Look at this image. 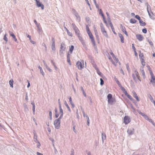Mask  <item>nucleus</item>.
Listing matches in <instances>:
<instances>
[{
	"label": "nucleus",
	"instance_id": "obj_1",
	"mask_svg": "<svg viewBox=\"0 0 155 155\" xmlns=\"http://www.w3.org/2000/svg\"><path fill=\"white\" fill-rule=\"evenodd\" d=\"M86 31L88 35L90 38L91 39V41L94 46H95L96 45L95 41L94 40V36L92 34V33L91 32L90 30V29L87 25L86 26Z\"/></svg>",
	"mask_w": 155,
	"mask_h": 155
},
{
	"label": "nucleus",
	"instance_id": "obj_2",
	"mask_svg": "<svg viewBox=\"0 0 155 155\" xmlns=\"http://www.w3.org/2000/svg\"><path fill=\"white\" fill-rule=\"evenodd\" d=\"M107 98L108 99V103L112 105L116 102L115 98L113 97L112 95L111 94H108Z\"/></svg>",
	"mask_w": 155,
	"mask_h": 155
},
{
	"label": "nucleus",
	"instance_id": "obj_3",
	"mask_svg": "<svg viewBox=\"0 0 155 155\" xmlns=\"http://www.w3.org/2000/svg\"><path fill=\"white\" fill-rule=\"evenodd\" d=\"M76 65L78 68L79 70H81L84 67V61L83 60H81L77 61Z\"/></svg>",
	"mask_w": 155,
	"mask_h": 155
},
{
	"label": "nucleus",
	"instance_id": "obj_4",
	"mask_svg": "<svg viewBox=\"0 0 155 155\" xmlns=\"http://www.w3.org/2000/svg\"><path fill=\"white\" fill-rule=\"evenodd\" d=\"M63 115V113H60V115L59 117L54 122V124L55 126V127L58 129L60 127V120L62 118Z\"/></svg>",
	"mask_w": 155,
	"mask_h": 155
},
{
	"label": "nucleus",
	"instance_id": "obj_5",
	"mask_svg": "<svg viewBox=\"0 0 155 155\" xmlns=\"http://www.w3.org/2000/svg\"><path fill=\"white\" fill-rule=\"evenodd\" d=\"M132 77L134 80H136L137 78L139 81H141V79H140L139 73L136 70L135 71L134 73L132 74Z\"/></svg>",
	"mask_w": 155,
	"mask_h": 155
},
{
	"label": "nucleus",
	"instance_id": "obj_6",
	"mask_svg": "<svg viewBox=\"0 0 155 155\" xmlns=\"http://www.w3.org/2000/svg\"><path fill=\"white\" fill-rule=\"evenodd\" d=\"M71 25L74 30L76 35L77 36L80 35V31L75 24L72 23Z\"/></svg>",
	"mask_w": 155,
	"mask_h": 155
},
{
	"label": "nucleus",
	"instance_id": "obj_7",
	"mask_svg": "<svg viewBox=\"0 0 155 155\" xmlns=\"http://www.w3.org/2000/svg\"><path fill=\"white\" fill-rule=\"evenodd\" d=\"M107 18H108V22H107L108 24H109V25H110V27L111 28V29L112 31L113 32V33L116 35H117L116 33L115 32V30L114 29V28L113 26V25L111 22L110 19L109 18V17H108Z\"/></svg>",
	"mask_w": 155,
	"mask_h": 155
},
{
	"label": "nucleus",
	"instance_id": "obj_8",
	"mask_svg": "<svg viewBox=\"0 0 155 155\" xmlns=\"http://www.w3.org/2000/svg\"><path fill=\"white\" fill-rule=\"evenodd\" d=\"M66 49L65 45L64 43L62 42L61 43L60 50V54L63 53V51H64Z\"/></svg>",
	"mask_w": 155,
	"mask_h": 155
},
{
	"label": "nucleus",
	"instance_id": "obj_9",
	"mask_svg": "<svg viewBox=\"0 0 155 155\" xmlns=\"http://www.w3.org/2000/svg\"><path fill=\"white\" fill-rule=\"evenodd\" d=\"M99 14L100 15H101V16H102V17L103 18V20L105 24L107 26H108L107 22L106 20L104 15V14L102 12V11L101 9H100L99 10Z\"/></svg>",
	"mask_w": 155,
	"mask_h": 155
},
{
	"label": "nucleus",
	"instance_id": "obj_10",
	"mask_svg": "<svg viewBox=\"0 0 155 155\" xmlns=\"http://www.w3.org/2000/svg\"><path fill=\"white\" fill-rule=\"evenodd\" d=\"M124 121L125 124H127L130 122V119L128 116H125L124 118Z\"/></svg>",
	"mask_w": 155,
	"mask_h": 155
},
{
	"label": "nucleus",
	"instance_id": "obj_11",
	"mask_svg": "<svg viewBox=\"0 0 155 155\" xmlns=\"http://www.w3.org/2000/svg\"><path fill=\"white\" fill-rule=\"evenodd\" d=\"M120 28L121 29L123 32L127 36H128V35L125 27L123 26L122 24H121L120 25Z\"/></svg>",
	"mask_w": 155,
	"mask_h": 155
},
{
	"label": "nucleus",
	"instance_id": "obj_12",
	"mask_svg": "<svg viewBox=\"0 0 155 155\" xmlns=\"http://www.w3.org/2000/svg\"><path fill=\"white\" fill-rule=\"evenodd\" d=\"M123 92L124 94L125 95L127 96V97L131 101H132L133 100V98L127 92V91L124 89L123 90Z\"/></svg>",
	"mask_w": 155,
	"mask_h": 155
},
{
	"label": "nucleus",
	"instance_id": "obj_13",
	"mask_svg": "<svg viewBox=\"0 0 155 155\" xmlns=\"http://www.w3.org/2000/svg\"><path fill=\"white\" fill-rule=\"evenodd\" d=\"M113 58L114 60V61H113V60L112 61V63L115 66H116L118 62H119V63L120 64V63L119 62L118 59L117 58H116V57Z\"/></svg>",
	"mask_w": 155,
	"mask_h": 155
},
{
	"label": "nucleus",
	"instance_id": "obj_14",
	"mask_svg": "<svg viewBox=\"0 0 155 155\" xmlns=\"http://www.w3.org/2000/svg\"><path fill=\"white\" fill-rule=\"evenodd\" d=\"M151 77V79L150 82L152 83V84H155V77L153 73L150 74Z\"/></svg>",
	"mask_w": 155,
	"mask_h": 155
},
{
	"label": "nucleus",
	"instance_id": "obj_15",
	"mask_svg": "<svg viewBox=\"0 0 155 155\" xmlns=\"http://www.w3.org/2000/svg\"><path fill=\"white\" fill-rule=\"evenodd\" d=\"M137 39L140 41H142L143 39V36L140 34H137L136 35Z\"/></svg>",
	"mask_w": 155,
	"mask_h": 155
},
{
	"label": "nucleus",
	"instance_id": "obj_16",
	"mask_svg": "<svg viewBox=\"0 0 155 155\" xmlns=\"http://www.w3.org/2000/svg\"><path fill=\"white\" fill-rule=\"evenodd\" d=\"M35 1L36 2V4L37 6L38 7H41V8L42 9H43L44 8V5L41 4V3L39 2V1H38L37 0H35Z\"/></svg>",
	"mask_w": 155,
	"mask_h": 155
},
{
	"label": "nucleus",
	"instance_id": "obj_17",
	"mask_svg": "<svg viewBox=\"0 0 155 155\" xmlns=\"http://www.w3.org/2000/svg\"><path fill=\"white\" fill-rule=\"evenodd\" d=\"M140 114H141L146 120H148L149 121H151V119L147 115L141 112L140 113Z\"/></svg>",
	"mask_w": 155,
	"mask_h": 155
},
{
	"label": "nucleus",
	"instance_id": "obj_18",
	"mask_svg": "<svg viewBox=\"0 0 155 155\" xmlns=\"http://www.w3.org/2000/svg\"><path fill=\"white\" fill-rule=\"evenodd\" d=\"M100 27L101 31L102 33L106 32V31L105 30L104 26L103 24L102 23H101L100 24Z\"/></svg>",
	"mask_w": 155,
	"mask_h": 155
},
{
	"label": "nucleus",
	"instance_id": "obj_19",
	"mask_svg": "<svg viewBox=\"0 0 155 155\" xmlns=\"http://www.w3.org/2000/svg\"><path fill=\"white\" fill-rule=\"evenodd\" d=\"M118 35L120 38L121 42L122 43H124V38L123 36V35L122 34H121L120 33H119L118 34Z\"/></svg>",
	"mask_w": 155,
	"mask_h": 155
},
{
	"label": "nucleus",
	"instance_id": "obj_20",
	"mask_svg": "<svg viewBox=\"0 0 155 155\" xmlns=\"http://www.w3.org/2000/svg\"><path fill=\"white\" fill-rule=\"evenodd\" d=\"M58 102L59 104V108H60V113H63V110L61 108V102L60 99H58Z\"/></svg>",
	"mask_w": 155,
	"mask_h": 155
},
{
	"label": "nucleus",
	"instance_id": "obj_21",
	"mask_svg": "<svg viewBox=\"0 0 155 155\" xmlns=\"http://www.w3.org/2000/svg\"><path fill=\"white\" fill-rule=\"evenodd\" d=\"M132 93L133 94V96L134 97H135L136 99V100L137 101H140V100L136 92L134 91L132 92Z\"/></svg>",
	"mask_w": 155,
	"mask_h": 155
},
{
	"label": "nucleus",
	"instance_id": "obj_22",
	"mask_svg": "<svg viewBox=\"0 0 155 155\" xmlns=\"http://www.w3.org/2000/svg\"><path fill=\"white\" fill-rule=\"evenodd\" d=\"M128 134L129 135H132L133 134L134 132V130L132 129H129L127 131Z\"/></svg>",
	"mask_w": 155,
	"mask_h": 155
},
{
	"label": "nucleus",
	"instance_id": "obj_23",
	"mask_svg": "<svg viewBox=\"0 0 155 155\" xmlns=\"http://www.w3.org/2000/svg\"><path fill=\"white\" fill-rule=\"evenodd\" d=\"M139 22L141 26H145L146 25V23L143 22L141 19L139 21Z\"/></svg>",
	"mask_w": 155,
	"mask_h": 155
},
{
	"label": "nucleus",
	"instance_id": "obj_24",
	"mask_svg": "<svg viewBox=\"0 0 155 155\" xmlns=\"http://www.w3.org/2000/svg\"><path fill=\"white\" fill-rule=\"evenodd\" d=\"M64 28L66 29L68 35L69 36L72 37L73 36L72 33L71 32H70L65 27Z\"/></svg>",
	"mask_w": 155,
	"mask_h": 155
},
{
	"label": "nucleus",
	"instance_id": "obj_25",
	"mask_svg": "<svg viewBox=\"0 0 155 155\" xmlns=\"http://www.w3.org/2000/svg\"><path fill=\"white\" fill-rule=\"evenodd\" d=\"M149 97L150 98L151 102L153 103L154 105L155 106V101L153 100L152 97L151 95H150V96H149Z\"/></svg>",
	"mask_w": 155,
	"mask_h": 155
},
{
	"label": "nucleus",
	"instance_id": "obj_26",
	"mask_svg": "<svg viewBox=\"0 0 155 155\" xmlns=\"http://www.w3.org/2000/svg\"><path fill=\"white\" fill-rule=\"evenodd\" d=\"M13 81L12 79L10 80L9 81V83L10 85V87L12 88H13Z\"/></svg>",
	"mask_w": 155,
	"mask_h": 155
},
{
	"label": "nucleus",
	"instance_id": "obj_27",
	"mask_svg": "<svg viewBox=\"0 0 155 155\" xmlns=\"http://www.w3.org/2000/svg\"><path fill=\"white\" fill-rule=\"evenodd\" d=\"M94 31L95 32V34L96 35V37L97 38H98V36L97 35V29H96V28L95 27H94Z\"/></svg>",
	"mask_w": 155,
	"mask_h": 155
},
{
	"label": "nucleus",
	"instance_id": "obj_28",
	"mask_svg": "<svg viewBox=\"0 0 155 155\" xmlns=\"http://www.w3.org/2000/svg\"><path fill=\"white\" fill-rule=\"evenodd\" d=\"M106 138V136L105 134L104 133H102V139L103 140L104 139L105 140Z\"/></svg>",
	"mask_w": 155,
	"mask_h": 155
},
{
	"label": "nucleus",
	"instance_id": "obj_29",
	"mask_svg": "<svg viewBox=\"0 0 155 155\" xmlns=\"http://www.w3.org/2000/svg\"><path fill=\"white\" fill-rule=\"evenodd\" d=\"M136 22H137L136 20L135 19H133V18H132V19H130V23H132V24L135 23H136Z\"/></svg>",
	"mask_w": 155,
	"mask_h": 155
},
{
	"label": "nucleus",
	"instance_id": "obj_30",
	"mask_svg": "<svg viewBox=\"0 0 155 155\" xmlns=\"http://www.w3.org/2000/svg\"><path fill=\"white\" fill-rule=\"evenodd\" d=\"M74 47L73 45H71V46L69 48V51L70 52L71 54L72 53V51L74 49Z\"/></svg>",
	"mask_w": 155,
	"mask_h": 155
},
{
	"label": "nucleus",
	"instance_id": "obj_31",
	"mask_svg": "<svg viewBox=\"0 0 155 155\" xmlns=\"http://www.w3.org/2000/svg\"><path fill=\"white\" fill-rule=\"evenodd\" d=\"M141 73L142 74V75L143 76V78H145V77H146V76H145V72H144V70L143 69H142V70H141Z\"/></svg>",
	"mask_w": 155,
	"mask_h": 155
},
{
	"label": "nucleus",
	"instance_id": "obj_32",
	"mask_svg": "<svg viewBox=\"0 0 155 155\" xmlns=\"http://www.w3.org/2000/svg\"><path fill=\"white\" fill-rule=\"evenodd\" d=\"M70 55L68 54L67 55V61L70 64H71V62H70Z\"/></svg>",
	"mask_w": 155,
	"mask_h": 155
},
{
	"label": "nucleus",
	"instance_id": "obj_33",
	"mask_svg": "<svg viewBox=\"0 0 155 155\" xmlns=\"http://www.w3.org/2000/svg\"><path fill=\"white\" fill-rule=\"evenodd\" d=\"M147 67L148 68V70L149 71L150 74H151V73H153L150 66L149 65H147Z\"/></svg>",
	"mask_w": 155,
	"mask_h": 155
},
{
	"label": "nucleus",
	"instance_id": "obj_34",
	"mask_svg": "<svg viewBox=\"0 0 155 155\" xmlns=\"http://www.w3.org/2000/svg\"><path fill=\"white\" fill-rule=\"evenodd\" d=\"M7 34H5V35H4V40H5L6 41V42H7L8 41V39L7 37Z\"/></svg>",
	"mask_w": 155,
	"mask_h": 155
},
{
	"label": "nucleus",
	"instance_id": "obj_35",
	"mask_svg": "<svg viewBox=\"0 0 155 155\" xmlns=\"http://www.w3.org/2000/svg\"><path fill=\"white\" fill-rule=\"evenodd\" d=\"M105 36V37L107 38H108V35L107 33V31L106 32H103L102 33Z\"/></svg>",
	"mask_w": 155,
	"mask_h": 155
},
{
	"label": "nucleus",
	"instance_id": "obj_36",
	"mask_svg": "<svg viewBox=\"0 0 155 155\" xmlns=\"http://www.w3.org/2000/svg\"><path fill=\"white\" fill-rule=\"evenodd\" d=\"M79 39V40L80 41H81L83 40V39L81 36L80 35L77 36Z\"/></svg>",
	"mask_w": 155,
	"mask_h": 155
},
{
	"label": "nucleus",
	"instance_id": "obj_37",
	"mask_svg": "<svg viewBox=\"0 0 155 155\" xmlns=\"http://www.w3.org/2000/svg\"><path fill=\"white\" fill-rule=\"evenodd\" d=\"M51 48L53 50H55V43H52L51 45Z\"/></svg>",
	"mask_w": 155,
	"mask_h": 155
},
{
	"label": "nucleus",
	"instance_id": "obj_38",
	"mask_svg": "<svg viewBox=\"0 0 155 155\" xmlns=\"http://www.w3.org/2000/svg\"><path fill=\"white\" fill-rule=\"evenodd\" d=\"M65 104L67 108L68 109V110L69 111H71L70 108V107H69V106H68V104H67V103L66 101L65 103Z\"/></svg>",
	"mask_w": 155,
	"mask_h": 155
},
{
	"label": "nucleus",
	"instance_id": "obj_39",
	"mask_svg": "<svg viewBox=\"0 0 155 155\" xmlns=\"http://www.w3.org/2000/svg\"><path fill=\"white\" fill-rule=\"evenodd\" d=\"M141 64L143 66V67L145 65V60H142L141 61Z\"/></svg>",
	"mask_w": 155,
	"mask_h": 155
},
{
	"label": "nucleus",
	"instance_id": "obj_40",
	"mask_svg": "<svg viewBox=\"0 0 155 155\" xmlns=\"http://www.w3.org/2000/svg\"><path fill=\"white\" fill-rule=\"evenodd\" d=\"M96 70L97 71V73L99 75H100L101 74V73L99 71L98 68H96Z\"/></svg>",
	"mask_w": 155,
	"mask_h": 155
},
{
	"label": "nucleus",
	"instance_id": "obj_41",
	"mask_svg": "<svg viewBox=\"0 0 155 155\" xmlns=\"http://www.w3.org/2000/svg\"><path fill=\"white\" fill-rule=\"evenodd\" d=\"M86 117H87V125L88 126H89V124L90 123V120L89 119V118L88 116H86Z\"/></svg>",
	"mask_w": 155,
	"mask_h": 155
},
{
	"label": "nucleus",
	"instance_id": "obj_42",
	"mask_svg": "<svg viewBox=\"0 0 155 155\" xmlns=\"http://www.w3.org/2000/svg\"><path fill=\"white\" fill-rule=\"evenodd\" d=\"M135 18H136L138 19V20L139 21H140V19H141L140 17L139 16V15H135Z\"/></svg>",
	"mask_w": 155,
	"mask_h": 155
},
{
	"label": "nucleus",
	"instance_id": "obj_43",
	"mask_svg": "<svg viewBox=\"0 0 155 155\" xmlns=\"http://www.w3.org/2000/svg\"><path fill=\"white\" fill-rule=\"evenodd\" d=\"M9 33L10 36H12V37L15 36V35L11 31H9Z\"/></svg>",
	"mask_w": 155,
	"mask_h": 155
},
{
	"label": "nucleus",
	"instance_id": "obj_44",
	"mask_svg": "<svg viewBox=\"0 0 155 155\" xmlns=\"http://www.w3.org/2000/svg\"><path fill=\"white\" fill-rule=\"evenodd\" d=\"M57 110H56V109L55 110V116L56 118H57L59 115V114L57 113Z\"/></svg>",
	"mask_w": 155,
	"mask_h": 155
},
{
	"label": "nucleus",
	"instance_id": "obj_45",
	"mask_svg": "<svg viewBox=\"0 0 155 155\" xmlns=\"http://www.w3.org/2000/svg\"><path fill=\"white\" fill-rule=\"evenodd\" d=\"M101 83L100 84L101 85H103L104 84V82L103 80L102 79H100Z\"/></svg>",
	"mask_w": 155,
	"mask_h": 155
},
{
	"label": "nucleus",
	"instance_id": "obj_46",
	"mask_svg": "<svg viewBox=\"0 0 155 155\" xmlns=\"http://www.w3.org/2000/svg\"><path fill=\"white\" fill-rule=\"evenodd\" d=\"M142 32L144 33H146L147 32V29L146 28L143 29Z\"/></svg>",
	"mask_w": 155,
	"mask_h": 155
},
{
	"label": "nucleus",
	"instance_id": "obj_47",
	"mask_svg": "<svg viewBox=\"0 0 155 155\" xmlns=\"http://www.w3.org/2000/svg\"><path fill=\"white\" fill-rule=\"evenodd\" d=\"M40 70V72L42 74V75L43 76H44L45 74H44V72L43 71L42 69H41V70Z\"/></svg>",
	"mask_w": 155,
	"mask_h": 155
},
{
	"label": "nucleus",
	"instance_id": "obj_48",
	"mask_svg": "<svg viewBox=\"0 0 155 155\" xmlns=\"http://www.w3.org/2000/svg\"><path fill=\"white\" fill-rule=\"evenodd\" d=\"M36 26L38 27V30L40 31H41V28L40 27V25L38 24V25H37Z\"/></svg>",
	"mask_w": 155,
	"mask_h": 155
},
{
	"label": "nucleus",
	"instance_id": "obj_49",
	"mask_svg": "<svg viewBox=\"0 0 155 155\" xmlns=\"http://www.w3.org/2000/svg\"><path fill=\"white\" fill-rule=\"evenodd\" d=\"M46 68L47 69V70L49 71L50 72H51L52 71V70L49 67H48L47 65H46Z\"/></svg>",
	"mask_w": 155,
	"mask_h": 155
},
{
	"label": "nucleus",
	"instance_id": "obj_50",
	"mask_svg": "<svg viewBox=\"0 0 155 155\" xmlns=\"http://www.w3.org/2000/svg\"><path fill=\"white\" fill-rule=\"evenodd\" d=\"M85 1L86 2L87 4L89 6V7H91V5H90V4L89 3V1H88V0H85Z\"/></svg>",
	"mask_w": 155,
	"mask_h": 155
},
{
	"label": "nucleus",
	"instance_id": "obj_51",
	"mask_svg": "<svg viewBox=\"0 0 155 155\" xmlns=\"http://www.w3.org/2000/svg\"><path fill=\"white\" fill-rule=\"evenodd\" d=\"M110 54L112 55L113 58L115 57L114 53H113L112 51H111L110 52Z\"/></svg>",
	"mask_w": 155,
	"mask_h": 155
},
{
	"label": "nucleus",
	"instance_id": "obj_52",
	"mask_svg": "<svg viewBox=\"0 0 155 155\" xmlns=\"http://www.w3.org/2000/svg\"><path fill=\"white\" fill-rule=\"evenodd\" d=\"M12 38H13V39H14V40H15V42H17V38H16V37H15V36H14V37H12Z\"/></svg>",
	"mask_w": 155,
	"mask_h": 155
},
{
	"label": "nucleus",
	"instance_id": "obj_53",
	"mask_svg": "<svg viewBox=\"0 0 155 155\" xmlns=\"http://www.w3.org/2000/svg\"><path fill=\"white\" fill-rule=\"evenodd\" d=\"M12 38H13V39H14V40H15V42H17V38H16V37H15V36H14V37H12Z\"/></svg>",
	"mask_w": 155,
	"mask_h": 155
},
{
	"label": "nucleus",
	"instance_id": "obj_54",
	"mask_svg": "<svg viewBox=\"0 0 155 155\" xmlns=\"http://www.w3.org/2000/svg\"><path fill=\"white\" fill-rule=\"evenodd\" d=\"M12 38H13V39H14V40H15V42H17V38H16V37H15V36H14V37H12Z\"/></svg>",
	"mask_w": 155,
	"mask_h": 155
},
{
	"label": "nucleus",
	"instance_id": "obj_55",
	"mask_svg": "<svg viewBox=\"0 0 155 155\" xmlns=\"http://www.w3.org/2000/svg\"><path fill=\"white\" fill-rule=\"evenodd\" d=\"M132 48L133 49L134 51L136 50V49L135 47H134V44H133L132 45Z\"/></svg>",
	"mask_w": 155,
	"mask_h": 155
},
{
	"label": "nucleus",
	"instance_id": "obj_56",
	"mask_svg": "<svg viewBox=\"0 0 155 155\" xmlns=\"http://www.w3.org/2000/svg\"><path fill=\"white\" fill-rule=\"evenodd\" d=\"M150 122L155 127V123L151 119V121H150Z\"/></svg>",
	"mask_w": 155,
	"mask_h": 155
},
{
	"label": "nucleus",
	"instance_id": "obj_57",
	"mask_svg": "<svg viewBox=\"0 0 155 155\" xmlns=\"http://www.w3.org/2000/svg\"><path fill=\"white\" fill-rule=\"evenodd\" d=\"M139 55L140 58V57H141L144 56H143V53H140L139 54Z\"/></svg>",
	"mask_w": 155,
	"mask_h": 155
},
{
	"label": "nucleus",
	"instance_id": "obj_58",
	"mask_svg": "<svg viewBox=\"0 0 155 155\" xmlns=\"http://www.w3.org/2000/svg\"><path fill=\"white\" fill-rule=\"evenodd\" d=\"M32 110H33V113H34L35 111V106H33Z\"/></svg>",
	"mask_w": 155,
	"mask_h": 155
},
{
	"label": "nucleus",
	"instance_id": "obj_59",
	"mask_svg": "<svg viewBox=\"0 0 155 155\" xmlns=\"http://www.w3.org/2000/svg\"><path fill=\"white\" fill-rule=\"evenodd\" d=\"M69 102L70 103H72V99L71 97H70L69 98Z\"/></svg>",
	"mask_w": 155,
	"mask_h": 155
},
{
	"label": "nucleus",
	"instance_id": "obj_60",
	"mask_svg": "<svg viewBox=\"0 0 155 155\" xmlns=\"http://www.w3.org/2000/svg\"><path fill=\"white\" fill-rule=\"evenodd\" d=\"M25 99L26 100L28 101V95L27 94H26V96H25Z\"/></svg>",
	"mask_w": 155,
	"mask_h": 155
},
{
	"label": "nucleus",
	"instance_id": "obj_61",
	"mask_svg": "<svg viewBox=\"0 0 155 155\" xmlns=\"http://www.w3.org/2000/svg\"><path fill=\"white\" fill-rule=\"evenodd\" d=\"M134 51V52L135 55L136 56H137V52L136 50Z\"/></svg>",
	"mask_w": 155,
	"mask_h": 155
},
{
	"label": "nucleus",
	"instance_id": "obj_62",
	"mask_svg": "<svg viewBox=\"0 0 155 155\" xmlns=\"http://www.w3.org/2000/svg\"><path fill=\"white\" fill-rule=\"evenodd\" d=\"M149 43L151 45H152V46H153V42H152V41H149Z\"/></svg>",
	"mask_w": 155,
	"mask_h": 155
},
{
	"label": "nucleus",
	"instance_id": "obj_63",
	"mask_svg": "<svg viewBox=\"0 0 155 155\" xmlns=\"http://www.w3.org/2000/svg\"><path fill=\"white\" fill-rule=\"evenodd\" d=\"M83 116L84 117H86V116H87V115H86L84 111L83 112Z\"/></svg>",
	"mask_w": 155,
	"mask_h": 155
},
{
	"label": "nucleus",
	"instance_id": "obj_64",
	"mask_svg": "<svg viewBox=\"0 0 155 155\" xmlns=\"http://www.w3.org/2000/svg\"><path fill=\"white\" fill-rule=\"evenodd\" d=\"M37 155H43V154L38 152H37Z\"/></svg>",
	"mask_w": 155,
	"mask_h": 155
}]
</instances>
